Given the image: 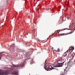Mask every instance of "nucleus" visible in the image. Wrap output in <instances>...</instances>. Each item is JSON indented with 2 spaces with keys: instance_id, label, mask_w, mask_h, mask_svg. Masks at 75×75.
Segmentation results:
<instances>
[{
  "instance_id": "21",
  "label": "nucleus",
  "mask_w": 75,
  "mask_h": 75,
  "mask_svg": "<svg viewBox=\"0 0 75 75\" xmlns=\"http://www.w3.org/2000/svg\"><path fill=\"white\" fill-rule=\"evenodd\" d=\"M13 45H14V44H13Z\"/></svg>"
},
{
  "instance_id": "4",
  "label": "nucleus",
  "mask_w": 75,
  "mask_h": 75,
  "mask_svg": "<svg viewBox=\"0 0 75 75\" xmlns=\"http://www.w3.org/2000/svg\"><path fill=\"white\" fill-rule=\"evenodd\" d=\"M12 75H18V72L17 71H14L12 73Z\"/></svg>"
},
{
  "instance_id": "8",
  "label": "nucleus",
  "mask_w": 75,
  "mask_h": 75,
  "mask_svg": "<svg viewBox=\"0 0 75 75\" xmlns=\"http://www.w3.org/2000/svg\"><path fill=\"white\" fill-rule=\"evenodd\" d=\"M38 41H39V42H44V41H45V40H43V41H42V40H38Z\"/></svg>"
},
{
  "instance_id": "16",
  "label": "nucleus",
  "mask_w": 75,
  "mask_h": 75,
  "mask_svg": "<svg viewBox=\"0 0 75 75\" xmlns=\"http://www.w3.org/2000/svg\"><path fill=\"white\" fill-rule=\"evenodd\" d=\"M55 32L54 34H52V35H54V34H55Z\"/></svg>"
},
{
  "instance_id": "19",
  "label": "nucleus",
  "mask_w": 75,
  "mask_h": 75,
  "mask_svg": "<svg viewBox=\"0 0 75 75\" xmlns=\"http://www.w3.org/2000/svg\"><path fill=\"white\" fill-rule=\"evenodd\" d=\"M45 64L44 65V67H45Z\"/></svg>"
},
{
  "instance_id": "9",
  "label": "nucleus",
  "mask_w": 75,
  "mask_h": 75,
  "mask_svg": "<svg viewBox=\"0 0 75 75\" xmlns=\"http://www.w3.org/2000/svg\"><path fill=\"white\" fill-rule=\"evenodd\" d=\"M59 36H63L64 35V33L61 34L59 35Z\"/></svg>"
},
{
  "instance_id": "12",
  "label": "nucleus",
  "mask_w": 75,
  "mask_h": 75,
  "mask_svg": "<svg viewBox=\"0 0 75 75\" xmlns=\"http://www.w3.org/2000/svg\"><path fill=\"white\" fill-rule=\"evenodd\" d=\"M15 67H21V66L19 65H15Z\"/></svg>"
},
{
  "instance_id": "22",
  "label": "nucleus",
  "mask_w": 75,
  "mask_h": 75,
  "mask_svg": "<svg viewBox=\"0 0 75 75\" xmlns=\"http://www.w3.org/2000/svg\"><path fill=\"white\" fill-rule=\"evenodd\" d=\"M58 61H59V60H58Z\"/></svg>"
},
{
  "instance_id": "20",
  "label": "nucleus",
  "mask_w": 75,
  "mask_h": 75,
  "mask_svg": "<svg viewBox=\"0 0 75 75\" xmlns=\"http://www.w3.org/2000/svg\"><path fill=\"white\" fill-rule=\"evenodd\" d=\"M46 10H48V9H47Z\"/></svg>"
},
{
  "instance_id": "18",
  "label": "nucleus",
  "mask_w": 75,
  "mask_h": 75,
  "mask_svg": "<svg viewBox=\"0 0 75 75\" xmlns=\"http://www.w3.org/2000/svg\"><path fill=\"white\" fill-rule=\"evenodd\" d=\"M46 42V41H44V42Z\"/></svg>"
},
{
  "instance_id": "6",
  "label": "nucleus",
  "mask_w": 75,
  "mask_h": 75,
  "mask_svg": "<svg viewBox=\"0 0 75 75\" xmlns=\"http://www.w3.org/2000/svg\"><path fill=\"white\" fill-rule=\"evenodd\" d=\"M74 27L73 30L75 31V27L74 26V25L73 24V23H71V24L69 26L70 28H73Z\"/></svg>"
},
{
  "instance_id": "3",
  "label": "nucleus",
  "mask_w": 75,
  "mask_h": 75,
  "mask_svg": "<svg viewBox=\"0 0 75 75\" xmlns=\"http://www.w3.org/2000/svg\"><path fill=\"white\" fill-rule=\"evenodd\" d=\"M74 50V47L73 46H70L69 49L66 52H67L68 51H69V52L71 53L72 52V51H73V50Z\"/></svg>"
},
{
  "instance_id": "17",
  "label": "nucleus",
  "mask_w": 75,
  "mask_h": 75,
  "mask_svg": "<svg viewBox=\"0 0 75 75\" xmlns=\"http://www.w3.org/2000/svg\"><path fill=\"white\" fill-rule=\"evenodd\" d=\"M74 30V29H70V30Z\"/></svg>"
},
{
  "instance_id": "11",
  "label": "nucleus",
  "mask_w": 75,
  "mask_h": 75,
  "mask_svg": "<svg viewBox=\"0 0 75 75\" xmlns=\"http://www.w3.org/2000/svg\"><path fill=\"white\" fill-rule=\"evenodd\" d=\"M65 30V29H63L62 30H57L56 31H57V32H58V31H62V30Z\"/></svg>"
},
{
  "instance_id": "10",
  "label": "nucleus",
  "mask_w": 75,
  "mask_h": 75,
  "mask_svg": "<svg viewBox=\"0 0 75 75\" xmlns=\"http://www.w3.org/2000/svg\"><path fill=\"white\" fill-rule=\"evenodd\" d=\"M56 52H59V51H60V50L59 49V48H58V49H57V50H56Z\"/></svg>"
},
{
  "instance_id": "14",
  "label": "nucleus",
  "mask_w": 75,
  "mask_h": 75,
  "mask_svg": "<svg viewBox=\"0 0 75 75\" xmlns=\"http://www.w3.org/2000/svg\"><path fill=\"white\" fill-rule=\"evenodd\" d=\"M66 69H67V67L66 68V69L64 70V72H65L66 71Z\"/></svg>"
},
{
  "instance_id": "7",
  "label": "nucleus",
  "mask_w": 75,
  "mask_h": 75,
  "mask_svg": "<svg viewBox=\"0 0 75 75\" xmlns=\"http://www.w3.org/2000/svg\"><path fill=\"white\" fill-rule=\"evenodd\" d=\"M73 33V31L71 32H70L68 33H64V35H68V34H72Z\"/></svg>"
},
{
  "instance_id": "13",
  "label": "nucleus",
  "mask_w": 75,
  "mask_h": 75,
  "mask_svg": "<svg viewBox=\"0 0 75 75\" xmlns=\"http://www.w3.org/2000/svg\"><path fill=\"white\" fill-rule=\"evenodd\" d=\"M50 37H51V36H50L47 39L46 41H47V40H48V39H49V38H50Z\"/></svg>"
},
{
  "instance_id": "1",
  "label": "nucleus",
  "mask_w": 75,
  "mask_h": 75,
  "mask_svg": "<svg viewBox=\"0 0 75 75\" xmlns=\"http://www.w3.org/2000/svg\"><path fill=\"white\" fill-rule=\"evenodd\" d=\"M44 68L46 70V71H50V70H52L54 69V68L52 67L50 64H49L48 65V66H47V68L45 67Z\"/></svg>"
},
{
  "instance_id": "5",
  "label": "nucleus",
  "mask_w": 75,
  "mask_h": 75,
  "mask_svg": "<svg viewBox=\"0 0 75 75\" xmlns=\"http://www.w3.org/2000/svg\"><path fill=\"white\" fill-rule=\"evenodd\" d=\"M64 62H63L62 63H59L57 66V65L55 66H54V67H62V66H63V64L64 63Z\"/></svg>"
},
{
  "instance_id": "15",
  "label": "nucleus",
  "mask_w": 75,
  "mask_h": 75,
  "mask_svg": "<svg viewBox=\"0 0 75 75\" xmlns=\"http://www.w3.org/2000/svg\"><path fill=\"white\" fill-rule=\"evenodd\" d=\"M67 19H69V17H67Z\"/></svg>"
},
{
  "instance_id": "2",
  "label": "nucleus",
  "mask_w": 75,
  "mask_h": 75,
  "mask_svg": "<svg viewBox=\"0 0 75 75\" xmlns=\"http://www.w3.org/2000/svg\"><path fill=\"white\" fill-rule=\"evenodd\" d=\"M1 57H0V60H1ZM8 72L4 71V70H0V75H7Z\"/></svg>"
},
{
  "instance_id": "23",
  "label": "nucleus",
  "mask_w": 75,
  "mask_h": 75,
  "mask_svg": "<svg viewBox=\"0 0 75 75\" xmlns=\"http://www.w3.org/2000/svg\"><path fill=\"white\" fill-rule=\"evenodd\" d=\"M52 49H53V48H52Z\"/></svg>"
}]
</instances>
